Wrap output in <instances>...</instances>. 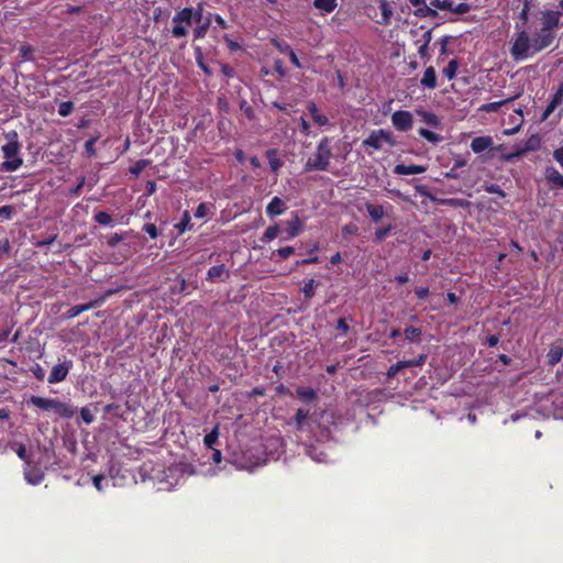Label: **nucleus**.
<instances>
[{
	"instance_id": "f257e3e1",
	"label": "nucleus",
	"mask_w": 563,
	"mask_h": 563,
	"mask_svg": "<svg viewBox=\"0 0 563 563\" xmlns=\"http://www.w3.org/2000/svg\"><path fill=\"white\" fill-rule=\"evenodd\" d=\"M544 48V38H538L534 34L530 37L528 32L520 31L516 35L510 53L515 60H525Z\"/></svg>"
},
{
	"instance_id": "f03ea898",
	"label": "nucleus",
	"mask_w": 563,
	"mask_h": 563,
	"mask_svg": "<svg viewBox=\"0 0 563 563\" xmlns=\"http://www.w3.org/2000/svg\"><path fill=\"white\" fill-rule=\"evenodd\" d=\"M7 143L2 145L1 151L4 161L1 163L2 172H15L23 165V158L20 155L21 144L15 131L5 133Z\"/></svg>"
},
{
	"instance_id": "7ed1b4c3",
	"label": "nucleus",
	"mask_w": 563,
	"mask_h": 563,
	"mask_svg": "<svg viewBox=\"0 0 563 563\" xmlns=\"http://www.w3.org/2000/svg\"><path fill=\"white\" fill-rule=\"evenodd\" d=\"M332 157V151L330 146V139L323 137L317 145V148L314 153H312L306 164H305V170L306 172H313V170H328L330 166V161Z\"/></svg>"
},
{
	"instance_id": "20e7f679",
	"label": "nucleus",
	"mask_w": 563,
	"mask_h": 563,
	"mask_svg": "<svg viewBox=\"0 0 563 563\" xmlns=\"http://www.w3.org/2000/svg\"><path fill=\"white\" fill-rule=\"evenodd\" d=\"M561 15L562 13L555 10H544L540 12V29L533 34L537 35L538 38H544L547 47H549L555 38L554 30L559 25Z\"/></svg>"
},
{
	"instance_id": "39448f33",
	"label": "nucleus",
	"mask_w": 563,
	"mask_h": 563,
	"mask_svg": "<svg viewBox=\"0 0 563 563\" xmlns=\"http://www.w3.org/2000/svg\"><path fill=\"white\" fill-rule=\"evenodd\" d=\"M30 402L42 410L54 411L63 418H70L74 413L73 409L67 404L58 399L32 396Z\"/></svg>"
},
{
	"instance_id": "423d86ee",
	"label": "nucleus",
	"mask_w": 563,
	"mask_h": 563,
	"mask_svg": "<svg viewBox=\"0 0 563 563\" xmlns=\"http://www.w3.org/2000/svg\"><path fill=\"white\" fill-rule=\"evenodd\" d=\"M194 9L192 8H184L179 12H177L173 16V23L175 24L172 29V34L174 37H184L188 34V30L185 25H190L194 21Z\"/></svg>"
},
{
	"instance_id": "0eeeda50",
	"label": "nucleus",
	"mask_w": 563,
	"mask_h": 563,
	"mask_svg": "<svg viewBox=\"0 0 563 563\" xmlns=\"http://www.w3.org/2000/svg\"><path fill=\"white\" fill-rule=\"evenodd\" d=\"M384 143L394 145L395 141H394L390 132L380 129V130L372 131L371 134L368 135V137H366L362 142V145L365 147H372V148L378 151L383 147Z\"/></svg>"
},
{
	"instance_id": "6e6552de",
	"label": "nucleus",
	"mask_w": 563,
	"mask_h": 563,
	"mask_svg": "<svg viewBox=\"0 0 563 563\" xmlns=\"http://www.w3.org/2000/svg\"><path fill=\"white\" fill-rule=\"evenodd\" d=\"M73 362L70 360H64L63 362L54 365L47 378L48 383L57 384L63 382L67 377Z\"/></svg>"
},
{
	"instance_id": "1a4fd4ad",
	"label": "nucleus",
	"mask_w": 563,
	"mask_h": 563,
	"mask_svg": "<svg viewBox=\"0 0 563 563\" xmlns=\"http://www.w3.org/2000/svg\"><path fill=\"white\" fill-rule=\"evenodd\" d=\"M391 123L398 131H409L413 125V117L409 111L399 110L391 115Z\"/></svg>"
},
{
	"instance_id": "9d476101",
	"label": "nucleus",
	"mask_w": 563,
	"mask_h": 563,
	"mask_svg": "<svg viewBox=\"0 0 563 563\" xmlns=\"http://www.w3.org/2000/svg\"><path fill=\"white\" fill-rule=\"evenodd\" d=\"M23 473L25 481L31 485H38L44 479V472L37 465H32L31 462H27Z\"/></svg>"
},
{
	"instance_id": "9b49d317",
	"label": "nucleus",
	"mask_w": 563,
	"mask_h": 563,
	"mask_svg": "<svg viewBox=\"0 0 563 563\" xmlns=\"http://www.w3.org/2000/svg\"><path fill=\"white\" fill-rule=\"evenodd\" d=\"M427 356L424 354H421L417 360L412 361H399L396 364L391 365L387 372V375L389 377H394L397 375L401 369L407 367H413V366H420L426 362Z\"/></svg>"
},
{
	"instance_id": "f8f14e48",
	"label": "nucleus",
	"mask_w": 563,
	"mask_h": 563,
	"mask_svg": "<svg viewBox=\"0 0 563 563\" xmlns=\"http://www.w3.org/2000/svg\"><path fill=\"white\" fill-rule=\"evenodd\" d=\"M562 102H563V82H560L555 93L552 96V99L550 100L549 104L547 106V108L542 114V120L543 121L547 120Z\"/></svg>"
},
{
	"instance_id": "ddd939ff",
	"label": "nucleus",
	"mask_w": 563,
	"mask_h": 563,
	"mask_svg": "<svg viewBox=\"0 0 563 563\" xmlns=\"http://www.w3.org/2000/svg\"><path fill=\"white\" fill-rule=\"evenodd\" d=\"M228 278L229 272L223 264L210 267L207 273V280L211 283L224 282Z\"/></svg>"
},
{
	"instance_id": "4468645a",
	"label": "nucleus",
	"mask_w": 563,
	"mask_h": 563,
	"mask_svg": "<svg viewBox=\"0 0 563 563\" xmlns=\"http://www.w3.org/2000/svg\"><path fill=\"white\" fill-rule=\"evenodd\" d=\"M540 146V137L537 134L531 135L522 146H518L516 152L508 156V158L512 156H520L523 153L531 152L538 150Z\"/></svg>"
},
{
	"instance_id": "2eb2a0df",
	"label": "nucleus",
	"mask_w": 563,
	"mask_h": 563,
	"mask_svg": "<svg viewBox=\"0 0 563 563\" xmlns=\"http://www.w3.org/2000/svg\"><path fill=\"white\" fill-rule=\"evenodd\" d=\"M427 170V168L422 165H404L398 164L394 168V173L396 175H416V174H422Z\"/></svg>"
},
{
	"instance_id": "dca6fc26",
	"label": "nucleus",
	"mask_w": 563,
	"mask_h": 563,
	"mask_svg": "<svg viewBox=\"0 0 563 563\" xmlns=\"http://www.w3.org/2000/svg\"><path fill=\"white\" fill-rule=\"evenodd\" d=\"M102 301H103L102 299H98V300L90 301L88 303L76 305V306L71 307L70 309H68V311L66 312V316L69 319L75 318V317L79 316L80 313H82L84 311H88L91 308L99 306Z\"/></svg>"
},
{
	"instance_id": "f3484780",
	"label": "nucleus",
	"mask_w": 563,
	"mask_h": 563,
	"mask_svg": "<svg viewBox=\"0 0 563 563\" xmlns=\"http://www.w3.org/2000/svg\"><path fill=\"white\" fill-rule=\"evenodd\" d=\"M285 202L279 197H274L266 207V213L269 217L280 216L285 212Z\"/></svg>"
},
{
	"instance_id": "a211bd4d",
	"label": "nucleus",
	"mask_w": 563,
	"mask_h": 563,
	"mask_svg": "<svg viewBox=\"0 0 563 563\" xmlns=\"http://www.w3.org/2000/svg\"><path fill=\"white\" fill-rule=\"evenodd\" d=\"M493 145L490 136H478L472 140L471 148L475 153H482Z\"/></svg>"
},
{
	"instance_id": "6ab92c4d",
	"label": "nucleus",
	"mask_w": 563,
	"mask_h": 563,
	"mask_svg": "<svg viewBox=\"0 0 563 563\" xmlns=\"http://www.w3.org/2000/svg\"><path fill=\"white\" fill-rule=\"evenodd\" d=\"M420 84L428 89H434L437 87V75L432 66H429L424 70Z\"/></svg>"
},
{
	"instance_id": "aec40b11",
	"label": "nucleus",
	"mask_w": 563,
	"mask_h": 563,
	"mask_svg": "<svg viewBox=\"0 0 563 563\" xmlns=\"http://www.w3.org/2000/svg\"><path fill=\"white\" fill-rule=\"evenodd\" d=\"M308 110H309V113L311 114V118H312L313 122L316 124H318L319 126H323V125H327L329 123V119L324 114H321L319 112V109L316 106V103L310 102L308 104Z\"/></svg>"
},
{
	"instance_id": "412c9836",
	"label": "nucleus",
	"mask_w": 563,
	"mask_h": 563,
	"mask_svg": "<svg viewBox=\"0 0 563 563\" xmlns=\"http://www.w3.org/2000/svg\"><path fill=\"white\" fill-rule=\"evenodd\" d=\"M366 211L374 222H378L384 217V208L382 206L367 202Z\"/></svg>"
},
{
	"instance_id": "4be33fe9",
	"label": "nucleus",
	"mask_w": 563,
	"mask_h": 563,
	"mask_svg": "<svg viewBox=\"0 0 563 563\" xmlns=\"http://www.w3.org/2000/svg\"><path fill=\"white\" fill-rule=\"evenodd\" d=\"M313 5L323 13H331L338 3L336 0H314Z\"/></svg>"
},
{
	"instance_id": "5701e85b",
	"label": "nucleus",
	"mask_w": 563,
	"mask_h": 563,
	"mask_svg": "<svg viewBox=\"0 0 563 563\" xmlns=\"http://www.w3.org/2000/svg\"><path fill=\"white\" fill-rule=\"evenodd\" d=\"M563 356V347L560 345L552 346L547 357L550 365L558 364Z\"/></svg>"
},
{
	"instance_id": "b1692460",
	"label": "nucleus",
	"mask_w": 563,
	"mask_h": 563,
	"mask_svg": "<svg viewBox=\"0 0 563 563\" xmlns=\"http://www.w3.org/2000/svg\"><path fill=\"white\" fill-rule=\"evenodd\" d=\"M547 178L553 185L563 188V175L560 174L555 168L551 167L547 169Z\"/></svg>"
},
{
	"instance_id": "393cba45",
	"label": "nucleus",
	"mask_w": 563,
	"mask_h": 563,
	"mask_svg": "<svg viewBox=\"0 0 563 563\" xmlns=\"http://www.w3.org/2000/svg\"><path fill=\"white\" fill-rule=\"evenodd\" d=\"M296 393L297 396L305 401H312L317 398V393L310 387H299Z\"/></svg>"
},
{
	"instance_id": "a878e982",
	"label": "nucleus",
	"mask_w": 563,
	"mask_h": 563,
	"mask_svg": "<svg viewBox=\"0 0 563 563\" xmlns=\"http://www.w3.org/2000/svg\"><path fill=\"white\" fill-rule=\"evenodd\" d=\"M518 96H515V97H511V98H508L506 100H501V101H496V102H489V103H486V104H483L481 107V110L483 111H486V112H495L497 111L501 106H504L505 103H507L508 101L510 100H514L515 98H517Z\"/></svg>"
},
{
	"instance_id": "bb28decb",
	"label": "nucleus",
	"mask_w": 563,
	"mask_h": 563,
	"mask_svg": "<svg viewBox=\"0 0 563 563\" xmlns=\"http://www.w3.org/2000/svg\"><path fill=\"white\" fill-rule=\"evenodd\" d=\"M301 230V221L298 217H295L294 220L288 222V234L290 238H295L300 233Z\"/></svg>"
},
{
	"instance_id": "cd10ccee",
	"label": "nucleus",
	"mask_w": 563,
	"mask_h": 563,
	"mask_svg": "<svg viewBox=\"0 0 563 563\" xmlns=\"http://www.w3.org/2000/svg\"><path fill=\"white\" fill-rule=\"evenodd\" d=\"M423 43L419 46L418 53L421 57H426L428 55L429 43L432 38L431 31H427L422 35Z\"/></svg>"
},
{
	"instance_id": "c85d7f7f",
	"label": "nucleus",
	"mask_w": 563,
	"mask_h": 563,
	"mask_svg": "<svg viewBox=\"0 0 563 563\" xmlns=\"http://www.w3.org/2000/svg\"><path fill=\"white\" fill-rule=\"evenodd\" d=\"M309 417V410L299 408L296 412L295 421L296 427L298 430H301L303 428L305 421Z\"/></svg>"
},
{
	"instance_id": "c756f323",
	"label": "nucleus",
	"mask_w": 563,
	"mask_h": 563,
	"mask_svg": "<svg viewBox=\"0 0 563 563\" xmlns=\"http://www.w3.org/2000/svg\"><path fill=\"white\" fill-rule=\"evenodd\" d=\"M459 64L455 59L449 62V64L444 67L443 74L448 79H453L456 75Z\"/></svg>"
},
{
	"instance_id": "7c9ffc66",
	"label": "nucleus",
	"mask_w": 563,
	"mask_h": 563,
	"mask_svg": "<svg viewBox=\"0 0 563 563\" xmlns=\"http://www.w3.org/2000/svg\"><path fill=\"white\" fill-rule=\"evenodd\" d=\"M419 134L429 142L434 144L441 141V136L439 134L423 128L419 130Z\"/></svg>"
},
{
	"instance_id": "2f4dec72",
	"label": "nucleus",
	"mask_w": 563,
	"mask_h": 563,
	"mask_svg": "<svg viewBox=\"0 0 563 563\" xmlns=\"http://www.w3.org/2000/svg\"><path fill=\"white\" fill-rule=\"evenodd\" d=\"M418 113L422 117V120L427 124L433 125V126H437L439 124V119L435 114H433L431 112H427V111H419Z\"/></svg>"
},
{
	"instance_id": "473e14b6",
	"label": "nucleus",
	"mask_w": 563,
	"mask_h": 563,
	"mask_svg": "<svg viewBox=\"0 0 563 563\" xmlns=\"http://www.w3.org/2000/svg\"><path fill=\"white\" fill-rule=\"evenodd\" d=\"M316 287H317L316 280L309 279L302 288V292L305 294V297L312 298L314 296Z\"/></svg>"
},
{
	"instance_id": "72a5a7b5",
	"label": "nucleus",
	"mask_w": 563,
	"mask_h": 563,
	"mask_svg": "<svg viewBox=\"0 0 563 563\" xmlns=\"http://www.w3.org/2000/svg\"><path fill=\"white\" fill-rule=\"evenodd\" d=\"M317 448L314 446H310L307 449V454L314 461L317 462H324L325 461V457L327 455L324 454V452L320 451V452H317Z\"/></svg>"
},
{
	"instance_id": "f704fd0d",
	"label": "nucleus",
	"mask_w": 563,
	"mask_h": 563,
	"mask_svg": "<svg viewBox=\"0 0 563 563\" xmlns=\"http://www.w3.org/2000/svg\"><path fill=\"white\" fill-rule=\"evenodd\" d=\"M438 203L450 206V207H464L467 205L465 200L451 198V199H438Z\"/></svg>"
},
{
	"instance_id": "c9c22d12",
	"label": "nucleus",
	"mask_w": 563,
	"mask_h": 563,
	"mask_svg": "<svg viewBox=\"0 0 563 563\" xmlns=\"http://www.w3.org/2000/svg\"><path fill=\"white\" fill-rule=\"evenodd\" d=\"M74 110V104L70 101H64L59 103L58 114L62 117H68Z\"/></svg>"
},
{
	"instance_id": "e433bc0d",
	"label": "nucleus",
	"mask_w": 563,
	"mask_h": 563,
	"mask_svg": "<svg viewBox=\"0 0 563 563\" xmlns=\"http://www.w3.org/2000/svg\"><path fill=\"white\" fill-rule=\"evenodd\" d=\"M279 234L278 225L268 227L263 235V241H272Z\"/></svg>"
},
{
	"instance_id": "4c0bfd02",
	"label": "nucleus",
	"mask_w": 563,
	"mask_h": 563,
	"mask_svg": "<svg viewBox=\"0 0 563 563\" xmlns=\"http://www.w3.org/2000/svg\"><path fill=\"white\" fill-rule=\"evenodd\" d=\"M95 220L101 225H109L112 222V217L104 211H100L96 213Z\"/></svg>"
},
{
	"instance_id": "58836bf2",
	"label": "nucleus",
	"mask_w": 563,
	"mask_h": 563,
	"mask_svg": "<svg viewBox=\"0 0 563 563\" xmlns=\"http://www.w3.org/2000/svg\"><path fill=\"white\" fill-rule=\"evenodd\" d=\"M379 9L382 10V14H383L385 23H387L390 15L393 14L389 3L386 0H380Z\"/></svg>"
},
{
	"instance_id": "ea45409f",
	"label": "nucleus",
	"mask_w": 563,
	"mask_h": 563,
	"mask_svg": "<svg viewBox=\"0 0 563 563\" xmlns=\"http://www.w3.org/2000/svg\"><path fill=\"white\" fill-rule=\"evenodd\" d=\"M421 335V330L415 327H408L405 329V336L409 341H415Z\"/></svg>"
},
{
	"instance_id": "a19ab883",
	"label": "nucleus",
	"mask_w": 563,
	"mask_h": 563,
	"mask_svg": "<svg viewBox=\"0 0 563 563\" xmlns=\"http://www.w3.org/2000/svg\"><path fill=\"white\" fill-rule=\"evenodd\" d=\"M218 428H214L210 433H208L205 439H203V442L206 444V446L212 449V445L217 442L218 440Z\"/></svg>"
},
{
	"instance_id": "79ce46f5",
	"label": "nucleus",
	"mask_w": 563,
	"mask_h": 563,
	"mask_svg": "<svg viewBox=\"0 0 563 563\" xmlns=\"http://www.w3.org/2000/svg\"><path fill=\"white\" fill-rule=\"evenodd\" d=\"M431 5L440 10L452 11L453 2L448 0H433L431 1Z\"/></svg>"
},
{
	"instance_id": "37998d69",
	"label": "nucleus",
	"mask_w": 563,
	"mask_h": 563,
	"mask_svg": "<svg viewBox=\"0 0 563 563\" xmlns=\"http://www.w3.org/2000/svg\"><path fill=\"white\" fill-rule=\"evenodd\" d=\"M20 57L22 60H31L32 59V54H33V48L29 45H23L20 47Z\"/></svg>"
},
{
	"instance_id": "c03bdc74",
	"label": "nucleus",
	"mask_w": 563,
	"mask_h": 563,
	"mask_svg": "<svg viewBox=\"0 0 563 563\" xmlns=\"http://www.w3.org/2000/svg\"><path fill=\"white\" fill-rule=\"evenodd\" d=\"M391 229H393L391 225H387L385 228H380V229L376 230V232H375L376 241L382 242L390 233Z\"/></svg>"
},
{
	"instance_id": "a18cd8bd",
	"label": "nucleus",
	"mask_w": 563,
	"mask_h": 563,
	"mask_svg": "<svg viewBox=\"0 0 563 563\" xmlns=\"http://www.w3.org/2000/svg\"><path fill=\"white\" fill-rule=\"evenodd\" d=\"M175 228L180 232H185L187 229H190V218L186 212L184 219L175 225Z\"/></svg>"
},
{
	"instance_id": "49530a36",
	"label": "nucleus",
	"mask_w": 563,
	"mask_h": 563,
	"mask_svg": "<svg viewBox=\"0 0 563 563\" xmlns=\"http://www.w3.org/2000/svg\"><path fill=\"white\" fill-rule=\"evenodd\" d=\"M80 417H81V419H82L87 424H89V423L93 422V420H95V416H93V413L91 412V410H90V409H88V408H86V407H85V408H81V410H80Z\"/></svg>"
},
{
	"instance_id": "de8ad7c7",
	"label": "nucleus",
	"mask_w": 563,
	"mask_h": 563,
	"mask_svg": "<svg viewBox=\"0 0 563 563\" xmlns=\"http://www.w3.org/2000/svg\"><path fill=\"white\" fill-rule=\"evenodd\" d=\"M416 190L420 196L429 198L431 201L438 202V198L432 196L426 186H416Z\"/></svg>"
},
{
	"instance_id": "09e8293b",
	"label": "nucleus",
	"mask_w": 563,
	"mask_h": 563,
	"mask_svg": "<svg viewBox=\"0 0 563 563\" xmlns=\"http://www.w3.org/2000/svg\"><path fill=\"white\" fill-rule=\"evenodd\" d=\"M358 231V228L356 224L354 223H347L345 224L343 228H342V234L344 236H347V235H354L356 234Z\"/></svg>"
},
{
	"instance_id": "8fccbe9b",
	"label": "nucleus",
	"mask_w": 563,
	"mask_h": 563,
	"mask_svg": "<svg viewBox=\"0 0 563 563\" xmlns=\"http://www.w3.org/2000/svg\"><path fill=\"white\" fill-rule=\"evenodd\" d=\"M470 10H471V5L465 2L459 3L457 5H453V8H452V12L457 13V14L467 13Z\"/></svg>"
},
{
	"instance_id": "3c124183",
	"label": "nucleus",
	"mask_w": 563,
	"mask_h": 563,
	"mask_svg": "<svg viewBox=\"0 0 563 563\" xmlns=\"http://www.w3.org/2000/svg\"><path fill=\"white\" fill-rule=\"evenodd\" d=\"M143 230L152 238L155 239L158 236V231L155 224L146 223L143 227Z\"/></svg>"
},
{
	"instance_id": "603ef678",
	"label": "nucleus",
	"mask_w": 563,
	"mask_h": 563,
	"mask_svg": "<svg viewBox=\"0 0 563 563\" xmlns=\"http://www.w3.org/2000/svg\"><path fill=\"white\" fill-rule=\"evenodd\" d=\"M15 452H16L18 456H19L21 460H23L26 464H27V462H30L29 456H27V453H26V448H25V445H23V444H19V445H18V448H16V450H15Z\"/></svg>"
},
{
	"instance_id": "864d4df0",
	"label": "nucleus",
	"mask_w": 563,
	"mask_h": 563,
	"mask_svg": "<svg viewBox=\"0 0 563 563\" xmlns=\"http://www.w3.org/2000/svg\"><path fill=\"white\" fill-rule=\"evenodd\" d=\"M13 212H14V208L12 206L0 207V217H3L5 219H11Z\"/></svg>"
},
{
	"instance_id": "5fc2aeb1",
	"label": "nucleus",
	"mask_w": 563,
	"mask_h": 563,
	"mask_svg": "<svg viewBox=\"0 0 563 563\" xmlns=\"http://www.w3.org/2000/svg\"><path fill=\"white\" fill-rule=\"evenodd\" d=\"M146 164L147 163L143 159L137 161L135 163V165L133 167H131L130 172L134 175H139L143 170V168L146 166Z\"/></svg>"
},
{
	"instance_id": "6e6d98bb",
	"label": "nucleus",
	"mask_w": 563,
	"mask_h": 563,
	"mask_svg": "<svg viewBox=\"0 0 563 563\" xmlns=\"http://www.w3.org/2000/svg\"><path fill=\"white\" fill-rule=\"evenodd\" d=\"M123 240V236L119 233H113L109 239H108V245L111 246V247H114L118 245V243H120L121 241Z\"/></svg>"
},
{
	"instance_id": "4d7b16f0",
	"label": "nucleus",
	"mask_w": 563,
	"mask_h": 563,
	"mask_svg": "<svg viewBox=\"0 0 563 563\" xmlns=\"http://www.w3.org/2000/svg\"><path fill=\"white\" fill-rule=\"evenodd\" d=\"M295 252L294 247L292 246H285V247H282L277 251L278 255L283 258H287L289 257L290 255H292Z\"/></svg>"
},
{
	"instance_id": "13d9d810",
	"label": "nucleus",
	"mask_w": 563,
	"mask_h": 563,
	"mask_svg": "<svg viewBox=\"0 0 563 563\" xmlns=\"http://www.w3.org/2000/svg\"><path fill=\"white\" fill-rule=\"evenodd\" d=\"M485 190L489 194H497L500 197H505V192L500 189L498 185H488L485 187Z\"/></svg>"
},
{
	"instance_id": "bf43d9fd",
	"label": "nucleus",
	"mask_w": 563,
	"mask_h": 563,
	"mask_svg": "<svg viewBox=\"0 0 563 563\" xmlns=\"http://www.w3.org/2000/svg\"><path fill=\"white\" fill-rule=\"evenodd\" d=\"M208 30V24H203L201 26H198L197 29H195L194 31V35L196 38H201L206 35V32Z\"/></svg>"
},
{
	"instance_id": "052dcab7",
	"label": "nucleus",
	"mask_w": 563,
	"mask_h": 563,
	"mask_svg": "<svg viewBox=\"0 0 563 563\" xmlns=\"http://www.w3.org/2000/svg\"><path fill=\"white\" fill-rule=\"evenodd\" d=\"M287 51H288V55H289V59L290 62L297 67V68H300L301 67V64L296 55V53L290 48V47H287Z\"/></svg>"
},
{
	"instance_id": "680f3d73",
	"label": "nucleus",
	"mask_w": 563,
	"mask_h": 563,
	"mask_svg": "<svg viewBox=\"0 0 563 563\" xmlns=\"http://www.w3.org/2000/svg\"><path fill=\"white\" fill-rule=\"evenodd\" d=\"M553 158L563 167V146L554 150Z\"/></svg>"
},
{
	"instance_id": "e2e57ef3",
	"label": "nucleus",
	"mask_w": 563,
	"mask_h": 563,
	"mask_svg": "<svg viewBox=\"0 0 563 563\" xmlns=\"http://www.w3.org/2000/svg\"><path fill=\"white\" fill-rule=\"evenodd\" d=\"M95 139H90L85 143V148L90 156L95 155Z\"/></svg>"
},
{
	"instance_id": "0e129e2a",
	"label": "nucleus",
	"mask_w": 563,
	"mask_h": 563,
	"mask_svg": "<svg viewBox=\"0 0 563 563\" xmlns=\"http://www.w3.org/2000/svg\"><path fill=\"white\" fill-rule=\"evenodd\" d=\"M34 376L42 380L44 377H45V371L40 366V365H36L33 369H32Z\"/></svg>"
},
{
	"instance_id": "69168bd1",
	"label": "nucleus",
	"mask_w": 563,
	"mask_h": 563,
	"mask_svg": "<svg viewBox=\"0 0 563 563\" xmlns=\"http://www.w3.org/2000/svg\"><path fill=\"white\" fill-rule=\"evenodd\" d=\"M336 329L342 331L343 333H346L349 330V324L346 323L345 319L340 318L336 323Z\"/></svg>"
},
{
	"instance_id": "338daca9",
	"label": "nucleus",
	"mask_w": 563,
	"mask_h": 563,
	"mask_svg": "<svg viewBox=\"0 0 563 563\" xmlns=\"http://www.w3.org/2000/svg\"><path fill=\"white\" fill-rule=\"evenodd\" d=\"M416 295L420 298V299H424L426 297H428L429 295V288L427 287H420V288H417L416 289Z\"/></svg>"
},
{
	"instance_id": "774afa93",
	"label": "nucleus",
	"mask_w": 563,
	"mask_h": 563,
	"mask_svg": "<svg viewBox=\"0 0 563 563\" xmlns=\"http://www.w3.org/2000/svg\"><path fill=\"white\" fill-rule=\"evenodd\" d=\"M104 479L103 475H97L93 477L92 482H93V485L100 492L102 490V481Z\"/></svg>"
}]
</instances>
